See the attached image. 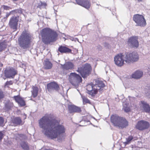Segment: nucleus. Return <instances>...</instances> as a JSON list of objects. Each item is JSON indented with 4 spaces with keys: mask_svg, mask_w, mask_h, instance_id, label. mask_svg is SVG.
<instances>
[{
    "mask_svg": "<svg viewBox=\"0 0 150 150\" xmlns=\"http://www.w3.org/2000/svg\"><path fill=\"white\" fill-rule=\"evenodd\" d=\"M59 121L51 115L46 114L39 120V126L42 132L47 137L52 139L57 138L62 140L65 128L60 124Z\"/></svg>",
    "mask_w": 150,
    "mask_h": 150,
    "instance_id": "1",
    "label": "nucleus"
},
{
    "mask_svg": "<svg viewBox=\"0 0 150 150\" xmlns=\"http://www.w3.org/2000/svg\"><path fill=\"white\" fill-rule=\"evenodd\" d=\"M139 59V56L137 52L127 53L124 54L120 53L114 57L115 64L118 66H123L125 62L127 64L137 62Z\"/></svg>",
    "mask_w": 150,
    "mask_h": 150,
    "instance_id": "2",
    "label": "nucleus"
},
{
    "mask_svg": "<svg viewBox=\"0 0 150 150\" xmlns=\"http://www.w3.org/2000/svg\"><path fill=\"white\" fill-rule=\"evenodd\" d=\"M40 34L42 41L45 44L55 41L57 36L55 31L48 28L43 29L40 31Z\"/></svg>",
    "mask_w": 150,
    "mask_h": 150,
    "instance_id": "3",
    "label": "nucleus"
},
{
    "mask_svg": "<svg viewBox=\"0 0 150 150\" xmlns=\"http://www.w3.org/2000/svg\"><path fill=\"white\" fill-rule=\"evenodd\" d=\"M95 81V84H93L91 83L87 85L86 87L87 93L92 96L96 94L98 92L101 93L105 86L103 82L99 79H96Z\"/></svg>",
    "mask_w": 150,
    "mask_h": 150,
    "instance_id": "4",
    "label": "nucleus"
},
{
    "mask_svg": "<svg viewBox=\"0 0 150 150\" xmlns=\"http://www.w3.org/2000/svg\"><path fill=\"white\" fill-rule=\"evenodd\" d=\"M32 39V36L28 31H23L18 39L20 47L24 49L28 48Z\"/></svg>",
    "mask_w": 150,
    "mask_h": 150,
    "instance_id": "5",
    "label": "nucleus"
},
{
    "mask_svg": "<svg viewBox=\"0 0 150 150\" xmlns=\"http://www.w3.org/2000/svg\"><path fill=\"white\" fill-rule=\"evenodd\" d=\"M110 120L114 126L117 127L119 128H126L128 125V122L125 119L116 115H112Z\"/></svg>",
    "mask_w": 150,
    "mask_h": 150,
    "instance_id": "6",
    "label": "nucleus"
},
{
    "mask_svg": "<svg viewBox=\"0 0 150 150\" xmlns=\"http://www.w3.org/2000/svg\"><path fill=\"white\" fill-rule=\"evenodd\" d=\"M68 80L71 84L79 91V84L82 81L81 77L76 73H71L69 75Z\"/></svg>",
    "mask_w": 150,
    "mask_h": 150,
    "instance_id": "7",
    "label": "nucleus"
},
{
    "mask_svg": "<svg viewBox=\"0 0 150 150\" xmlns=\"http://www.w3.org/2000/svg\"><path fill=\"white\" fill-rule=\"evenodd\" d=\"M133 20L136 23V26L144 27L146 25V21L142 15L137 14L134 15Z\"/></svg>",
    "mask_w": 150,
    "mask_h": 150,
    "instance_id": "8",
    "label": "nucleus"
},
{
    "mask_svg": "<svg viewBox=\"0 0 150 150\" xmlns=\"http://www.w3.org/2000/svg\"><path fill=\"white\" fill-rule=\"evenodd\" d=\"M91 69L90 65L86 64L83 66L81 69H79L77 71L80 73L83 78H85L89 75Z\"/></svg>",
    "mask_w": 150,
    "mask_h": 150,
    "instance_id": "9",
    "label": "nucleus"
},
{
    "mask_svg": "<svg viewBox=\"0 0 150 150\" xmlns=\"http://www.w3.org/2000/svg\"><path fill=\"white\" fill-rule=\"evenodd\" d=\"M150 125L149 122L144 120H141L138 122L136 125V128L139 130L143 131L148 129Z\"/></svg>",
    "mask_w": 150,
    "mask_h": 150,
    "instance_id": "10",
    "label": "nucleus"
},
{
    "mask_svg": "<svg viewBox=\"0 0 150 150\" xmlns=\"http://www.w3.org/2000/svg\"><path fill=\"white\" fill-rule=\"evenodd\" d=\"M4 73L5 76L7 78H13L14 76L17 74V71L13 68H8L5 70Z\"/></svg>",
    "mask_w": 150,
    "mask_h": 150,
    "instance_id": "11",
    "label": "nucleus"
},
{
    "mask_svg": "<svg viewBox=\"0 0 150 150\" xmlns=\"http://www.w3.org/2000/svg\"><path fill=\"white\" fill-rule=\"evenodd\" d=\"M137 39L136 37H132L130 38L128 41L129 45L132 47L136 48L138 47L139 44Z\"/></svg>",
    "mask_w": 150,
    "mask_h": 150,
    "instance_id": "12",
    "label": "nucleus"
},
{
    "mask_svg": "<svg viewBox=\"0 0 150 150\" xmlns=\"http://www.w3.org/2000/svg\"><path fill=\"white\" fill-rule=\"evenodd\" d=\"M141 110L144 112L146 113H150V107L149 105L145 102L141 101L139 103Z\"/></svg>",
    "mask_w": 150,
    "mask_h": 150,
    "instance_id": "13",
    "label": "nucleus"
},
{
    "mask_svg": "<svg viewBox=\"0 0 150 150\" xmlns=\"http://www.w3.org/2000/svg\"><path fill=\"white\" fill-rule=\"evenodd\" d=\"M18 21V19L16 17H13L10 20L9 25L11 28L14 30V31L16 30Z\"/></svg>",
    "mask_w": 150,
    "mask_h": 150,
    "instance_id": "14",
    "label": "nucleus"
},
{
    "mask_svg": "<svg viewBox=\"0 0 150 150\" xmlns=\"http://www.w3.org/2000/svg\"><path fill=\"white\" fill-rule=\"evenodd\" d=\"M77 4L87 9L90 8L91 4L88 0H76Z\"/></svg>",
    "mask_w": 150,
    "mask_h": 150,
    "instance_id": "15",
    "label": "nucleus"
},
{
    "mask_svg": "<svg viewBox=\"0 0 150 150\" xmlns=\"http://www.w3.org/2000/svg\"><path fill=\"white\" fill-rule=\"evenodd\" d=\"M47 87L48 91L50 92L54 90L58 91L59 88L58 85L54 82L48 84L47 85Z\"/></svg>",
    "mask_w": 150,
    "mask_h": 150,
    "instance_id": "16",
    "label": "nucleus"
},
{
    "mask_svg": "<svg viewBox=\"0 0 150 150\" xmlns=\"http://www.w3.org/2000/svg\"><path fill=\"white\" fill-rule=\"evenodd\" d=\"M62 67L64 70H71L74 68V64L70 62H66L64 65H62Z\"/></svg>",
    "mask_w": 150,
    "mask_h": 150,
    "instance_id": "17",
    "label": "nucleus"
},
{
    "mask_svg": "<svg viewBox=\"0 0 150 150\" xmlns=\"http://www.w3.org/2000/svg\"><path fill=\"white\" fill-rule=\"evenodd\" d=\"M14 98L16 101L21 106H24L25 105V103L23 98H21L19 96H15Z\"/></svg>",
    "mask_w": 150,
    "mask_h": 150,
    "instance_id": "18",
    "label": "nucleus"
},
{
    "mask_svg": "<svg viewBox=\"0 0 150 150\" xmlns=\"http://www.w3.org/2000/svg\"><path fill=\"white\" fill-rule=\"evenodd\" d=\"M143 74L142 71L137 70L133 73L132 75V78L137 79H139L142 77Z\"/></svg>",
    "mask_w": 150,
    "mask_h": 150,
    "instance_id": "19",
    "label": "nucleus"
},
{
    "mask_svg": "<svg viewBox=\"0 0 150 150\" xmlns=\"http://www.w3.org/2000/svg\"><path fill=\"white\" fill-rule=\"evenodd\" d=\"M69 110L70 113L79 112L81 111L80 108L74 105H69L68 106Z\"/></svg>",
    "mask_w": 150,
    "mask_h": 150,
    "instance_id": "20",
    "label": "nucleus"
},
{
    "mask_svg": "<svg viewBox=\"0 0 150 150\" xmlns=\"http://www.w3.org/2000/svg\"><path fill=\"white\" fill-rule=\"evenodd\" d=\"M58 50L62 53H69L71 52V50L66 47L61 46L58 49Z\"/></svg>",
    "mask_w": 150,
    "mask_h": 150,
    "instance_id": "21",
    "label": "nucleus"
},
{
    "mask_svg": "<svg viewBox=\"0 0 150 150\" xmlns=\"http://www.w3.org/2000/svg\"><path fill=\"white\" fill-rule=\"evenodd\" d=\"M44 68L45 69H50L52 68V64L48 59H46L44 62Z\"/></svg>",
    "mask_w": 150,
    "mask_h": 150,
    "instance_id": "22",
    "label": "nucleus"
},
{
    "mask_svg": "<svg viewBox=\"0 0 150 150\" xmlns=\"http://www.w3.org/2000/svg\"><path fill=\"white\" fill-rule=\"evenodd\" d=\"M21 122V120L20 117H16L12 120V122L11 123V125H12L16 126L17 125L20 124Z\"/></svg>",
    "mask_w": 150,
    "mask_h": 150,
    "instance_id": "23",
    "label": "nucleus"
},
{
    "mask_svg": "<svg viewBox=\"0 0 150 150\" xmlns=\"http://www.w3.org/2000/svg\"><path fill=\"white\" fill-rule=\"evenodd\" d=\"M125 100V99H124L122 100V101H123V110L125 112H128L130 110L129 105V103H127L126 102H125L123 101Z\"/></svg>",
    "mask_w": 150,
    "mask_h": 150,
    "instance_id": "24",
    "label": "nucleus"
},
{
    "mask_svg": "<svg viewBox=\"0 0 150 150\" xmlns=\"http://www.w3.org/2000/svg\"><path fill=\"white\" fill-rule=\"evenodd\" d=\"M32 90L31 91L32 96L34 98L36 97L38 95V88L36 86H33Z\"/></svg>",
    "mask_w": 150,
    "mask_h": 150,
    "instance_id": "25",
    "label": "nucleus"
},
{
    "mask_svg": "<svg viewBox=\"0 0 150 150\" xmlns=\"http://www.w3.org/2000/svg\"><path fill=\"white\" fill-rule=\"evenodd\" d=\"M22 148L24 150H28L29 146L27 143L25 142H22L21 144Z\"/></svg>",
    "mask_w": 150,
    "mask_h": 150,
    "instance_id": "26",
    "label": "nucleus"
},
{
    "mask_svg": "<svg viewBox=\"0 0 150 150\" xmlns=\"http://www.w3.org/2000/svg\"><path fill=\"white\" fill-rule=\"evenodd\" d=\"M133 139V137L132 136H129L126 139V141L124 142L123 143L125 145L128 144L130 143L131 141Z\"/></svg>",
    "mask_w": 150,
    "mask_h": 150,
    "instance_id": "27",
    "label": "nucleus"
},
{
    "mask_svg": "<svg viewBox=\"0 0 150 150\" xmlns=\"http://www.w3.org/2000/svg\"><path fill=\"white\" fill-rule=\"evenodd\" d=\"M13 104L12 103L10 102H8L7 103L5 104V108L6 110H10L13 107Z\"/></svg>",
    "mask_w": 150,
    "mask_h": 150,
    "instance_id": "28",
    "label": "nucleus"
},
{
    "mask_svg": "<svg viewBox=\"0 0 150 150\" xmlns=\"http://www.w3.org/2000/svg\"><path fill=\"white\" fill-rule=\"evenodd\" d=\"M7 47L6 43L4 42L0 43V52L4 50Z\"/></svg>",
    "mask_w": 150,
    "mask_h": 150,
    "instance_id": "29",
    "label": "nucleus"
},
{
    "mask_svg": "<svg viewBox=\"0 0 150 150\" xmlns=\"http://www.w3.org/2000/svg\"><path fill=\"white\" fill-rule=\"evenodd\" d=\"M81 97L83 100V104H85L86 103L91 104V102L86 97L83 96Z\"/></svg>",
    "mask_w": 150,
    "mask_h": 150,
    "instance_id": "30",
    "label": "nucleus"
},
{
    "mask_svg": "<svg viewBox=\"0 0 150 150\" xmlns=\"http://www.w3.org/2000/svg\"><path fill=\"white\" fill-rule=\"evenodd\" d=\"M22 12V9L21 8L19 9L14 10L11 11V13H21Z\"/></svg>",
    "mask_w": 150,
    "mask_h": 150,
    "instance_id": "31",
    "label": "nucleus"
},
{
    "mask_svg": "<svg viewBox=\"0 0 150 150\" xmlns=\"http://www.w3.org/2000/svg\"><path fill=\"white\" fill-rule=\"evenodd\" d=\"M13 83V82L11 81H7L5 83L4 87H8L9 85H12Z\"/></svg>",
    "mask_w": 150,
    "mask_h": 150,
    "instance_id": "32",
    "label": "nucleus"
},
{
    "mask_svg": "<svg viewBox=\"0 0 150 150\" xmlns=\"http://www.w3.org/2000/svg\"><path fill=\"white\" fill-rule=\"evenodd\" d=\"M4 120L3 117H0V126L3 125Z\"/></svg>",
    "mask_w": 150,
    "mask_h": 150,
    "instance_id": "33",
    "label": "nucleus"
},
{
    "mask_svg": "<svg viewBox=\"0 0 150 150\" xmlns=\"http://www.w3.org/2000/svg\"><path fill=\"white\" fill-rule=\"evenodd\" d=\"M20 137L21 138V139H27V137L26 136L23 134H20Z\"/></svg>",
    "mask_w": 150,
    "mask_h": 150,
    "instance_id": "34",
    "label": "nucleus"
},
{
    "mask_svg": "<svg viewBox=\"0 0 150 150\" xmlns=\"http://www.w3.org/2000/svg\"><path fill=\"white\" fill-rule=\"evenodd\" d=\"M4 137V134L2 131H0V142L1 141Z\"/></svg>",
    "mask_w": 150,
    "mask_h": 150,
    "instance_id": "35",
    "label": "nucleus"
},
{
    "mask_svg": "<svg viewBox=\"0 0 150 150\" xmlns=\"http://www.w3.org/2000/svg\"><path fill=\"white\" fill-rule=\"evenodd\" d=\"M4 97L3 92L0 90V99Z\"/></svg>",
    "mask_w": 150,
    "mask_h": 150,
    "instance_id": "36",
    "label": "nucleus"
},
{
    "mask_svg": "<svg viewBox=\"0 0 150 150\" xmlns=\"http://www.w3.org/2000/svg\"><path fill=\"white\" fill-rule=\"evenodd\" d=\"M4 8L6 10H9V9L10 7L7 6H4Z\"/></svg>",
    "mask_w": 150,
    "mask_h": 150,
    "instance_id": "37",
    "label": "nucleus"
},
{
    "mask_svg": "<svg viewBox=\"0 0 150 150\" xmlns=\"http://www.w3.org/2000/svg\"><path fill=\"white\" fill-rule=\"evenodd\" d=\"M11 14H13L14 13H11V11L10 13H7L6 15V17L7 18Z\"/></svg>",
    "mask_w": 150,
    "mask_h": 150,
    "instance_id": "38",
    "label": "nucleus"
},
{
    "mask_svg": "<svg viewBox=\"0 0 150 150\" xmlns=\"http://www.w3.org/2000/svg\"><path fill=\"white\" fill-rule=\"evenodd\" d=\"M149 93H148V94H147V96L149 97L150 98V90H149Z\"/></svg>",
    "mask_w": 150,
    "mask_h": 150,
    "instance_id": "39",
    "label": "nucleus"
},
{
    "mask_svg": "<svg viewBox=\"0 0 150 150\" xmlns=\"http://www.w3.org/2000/svg\"><path fill=\"white\" fill-rule=\"evenodd\" d=\"M138 2H142L144 1V0H137Z\"/></svg>",
    "mask_w": 150,
    "mask_h": 150,
    "instance_id": "40",
    "label": "nucleus"
},
{
    "mask_svg": "<svg viewBox=\"0 0 150 150\" xmlns=\"http://www.w3.org/2000/svg\"><path fill=\"white\" fill-rule=\"evenodd\" d=\"M3 64L2 63H0V67H1L3 66Z\"/></svg>",
    "mask_w": 150,
    "mask_h": 150,
    "instance_id": "41",
    "label": "nucleus"
},
{
    "mask_svg": "<svg viewBox=\"0 0 150 150\" xmlns=\"http://www.w3.org/2000/svg\"><path fill=\"white\" fill-rule=\"evenodd\" d=\"M131 99H133V98H129V100H130V101H131Z\"/></svg>",
    "mask_w": 150,
    "mask_h": 150,
    "instance_id": "42",
    "label": "nucleus"
},
{
    "mask_svg": "<svg viewBox=\"0 0 150 150\" xmlns=\"http://www.w3.org/2000/svg\"><path fill=\"white\" fill-rule=\"evenodd\" d=\"M24 116H25L24 119H25L26 118V115H24Z\"/></svg>",
    "mask_w": 150,
    "mask_h": 150,
    "instance_id": "43",
    "label": "nucleus"
},
{
    "mask_svg": "<svg viewBox=\"0 0 150 150\" xmlns=\"http://www.w3.org/2000/svg\"><path fill=\"white\" fill-rule=\"evenodd\" d=\"M149 74L150 75V69L149 70Z\"/></svg>",
    "mask_w": 150,
    "mask_h": 150,
    "instance_id": "44",
    "label": "nucleus"
}]
</instances>
